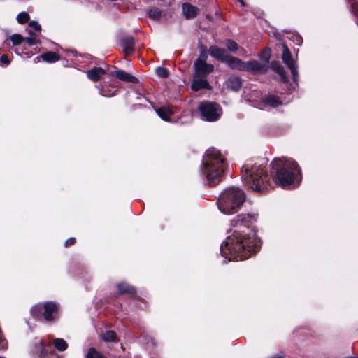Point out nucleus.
Segmentation results:
<instances>
[{"label":"nucleus","mask_w":358,"mask_h":358,"mask_svg":"<svg viewBox=\"0 0 358 358\" xmlns=\"http://www.w3.org/2000/svg\"><path fill=\"white\" fill-rule=\"evenodd\" d=\"M257 213H241L231 220V227H245L247 230L234 231L220 245V252L226 259L243 260L257 252L259 241L255 231L249 227L257 222Z\"/></svg>","instance_id":"f257e3e1"},{"label":"nucleus","mask_w":358,"mask_h":358,"mask_svg":"<svg viewBox=\"0 0 358 358\" xmlns=\"http://www.w3.org/2000/svg\"><path fill=\"white\" fill-rule=\"evenodd\" d=\"M266 164L267 160L263 158L247 162L241 168V178L245 185L257 192L267 190L271 185Z\"/></svg>","instance_id":"f03ea898"},{"label":"nucleus","mask_w":358,"mask_h":358,"mask_svg":"<svg viewBox=\"0 0 358 358\" xmlns=\"http://www.w3.org/2000/svg\"><path fill=\"white\" fill-rule=\"evenodd\" d=\"M273 172H275V183L283 188L292 189L298 186L297 177L300 170L297 163L292 159H275L271 164Z\"/></svg>","instance_id":"7ed1b4c3"},{"label":"nucleus","mask_w":358,"mask_h":358,"mask_svg":"<svg viewBox=\"0 0 358 358\" xmlns=\"http://www.w3.org/2000/svg\"><path fill=\"white\" fill-rule=\"evenodd\" d=\"M203 173L210 186H215L222 180L225 166V158L215 148L206 150L203 159Z\"/></svg>","instance_id":"20e7f679"},{"label":"nucleus","mask_w":358,"mask_h":358,"mask_svg":"<svg viewBox=\"0 0 358 358\" xmlns=\"http://www.w3.org/2000/svg\"><path fill=\"white\" fill-rule=\"evenodd\" d=\"M245 199V193L239 188L230 187L224 190L217 199L218 208L223 214L236 213Z\"/></svg>","instance_id":"39448f33"},{"label":"nucleus","mask_w":358,"mask_h":358,"mask_svg":"<svg viewBox=\"0 0 358 358\" xmlns=\"http://www.w3.org/2000/svg\"><path fill=\"white\" fill-rule=\"evenodd\" d=\"M198 111L203 120L215 122L222 115V110L220 106L210 101H202L198 106Z\"/></svg>","instance_id":"423d86ee"},{"label":"nucleus","mask_w":358,"mask_h":358,"mask_svg":"<svg viewBox=\"0 0 358 358\" xmlns=\"http://www.w3.org/2000/svg\"><path fill=\"white\" fill-rule=\"evenodd\" d=\"M42 311L44 319L48 322H52L57 317L58 306L54 302L48 301L43 305H36L31 308V314L34 317H38Z\"/></svg>","instance_id":"0eeeda50"},{"label":"nucleus","mask_w":358,"mask_h":358,"mask_svg":"<svg viewBox=\"0 0 358 358\" xmlns=\"http://www.w3.org/2000/svg\"><path fill=\"white\" fill-rule=\"evenodd\" d=\"M207 54L201 52L194 62V76L206 78L214 71V66L206 62Z\"/></svg>","instance_id":"6e6552de"},{"label":"nucleus","mask_w":358,"mask_h":358,"mask_svg":"<svg viewBox=\"0 0 358 358\" xmlns=\"http://www.w3.org/2000/svg\"><path fill=\"white\" fill-rule=\"evenodd\" d=\"M282 59L285 64L289 68L292 76L294 81L297 83L299 80L298 65L295 60L292 59V54L285 43H282Z\"/></svg>","instance_id":"1a4fd4ad"},{"label":"nucleus","mask_w":358,"mask_h":358,"mask_svg":"<svg viewBox=\"0 0 358 358\" xmlns=\"http://www.w3.org/2000/svg\"><path fill=\"white\" fill-rule=\"evenodd\" d=\"M268 70V65L258 61L252 60L244 62V70L255 73H265Z\"/></svg>","instance_id":"9d476101"},{"label":"nucleus","mask_w":358,"mask_h":358,"mask_svg":"<svg viewBox=\"0 0 358 358\" xmlns=\"http://www.w3.org/2000/svg\"><path fill=\"white\" fill-rule=\"evenodd\" d=\"M191 87L192 90L195 92H198L202 89H211V86L207 80L206 78L197 76H194Z\"/></svg>","instance_id":"9b49d317"},{"label":"nucleus","mask_w":358,"mask_h":358,"mask_svg":"<svg viewBox=\"0 0 358 358\" xmlns=\"http://www.w3.org/2000/svg\"><path fill=\"white\" fill-rule=\"evenodd\" d=\"M41 345V350L38 352V356L41 358H54L55 352L52 349L51 345L49 343L45 345L43 341L40 339L37 341Z\"/></svg>","instance_id":"f8f14e48"},{"label":"nucleus","mask_w":358,"mask_h":358,"mask_svg":"<svg viewBox=\"0 0 358 358\" xmlns=\"http://www.w3.org/2000/svg\"><path fill=\"white\" fill-rule=\"evenodd\" d=\"M209 54L215 59L224 62L228 56V54L224 49L220 48L217 45H212L210 47Z\"/></svg>","instance_id":"ddd939ff"},{"label":"nucleus","mask_w":358,"mask_h":358,"mask_svg":"<svg viewBox=\"0 0 358 358\" xmlns=\"http://www.w3.org/2000/svg\"><path fill=\"white\" fill-rule=\"evenodd\" d=\"M135 40L132 36H126L121 41V45L126 55H131L134 50Z\"/></svg>","instance_id":"4468645a"},{"label":"nucleus","mask_w":358,"mask_h":358,"mask_svg":"<svg viewBox=\"0 0 358 358\" xmlns=\"http://www.w3.org/2000/svg\"><path fill=\"white\" fill-rule=\"evenodd\" d=\"M224 62L232 69L239 71L244 70V62L237 57H234L228 55Z\"/></svg>","instance_id":"2eb2a0df"},{"label":"nucleus","mask_w":358,"mask_h":358,"mask_svg":"<svg viewBox=\"0 0 358 358\" xmlns=\"http://www.w3.org/2000/svg\"><path fill=\"white\" fill-rule=\"evenodd\" d=\"M182 14L186 19H193L198 13V8L189 3L182 5Z\"/></svg>","instance_id":"dca6fc26"},{"label":"nucleus","mask_w":358,"mask_h":358,"mask_svg":"<svg viewBox=\"0 0 358 358\" xmlns=\"http://www.w3.org/2000/svg\"><path fill=\"white\" fill-rule=\"evenodd\" d=\"M225 85L232 91L238 92L241 88L242 80L239 77L231 76L226 80Z\"/></svg>","instance_id":"f3484780"},{"label":"nucleus","mask_w":358,"mask_h":358,"mask_svg":"<svg viewBox=\"0 0 358 358\" xmlns=\"http://www.w3.org/2000/svg\"><path fill=\"white\" fill-rule=\"evenodd\" d=\"M110 75L123 81L136 83L137 80L135 76L121 70L112 71Z\"/></svg>","instance_id":"a211bd4d"},{"label":"nucleus","mask_w":358,"mask_h":358,"mask_svg":"<svg viewBox=\"0 0 358 358\" xmlns=\"http://www.w3.org/2000/svg\"><path fill=\"white\" fill-rule=\"evenodd\" d=\"M106 73V71L101 67H94L87 71V76L89 79L93 82L98 81L103 75Z\"/></svg>","instance_id":"6ab92c4d"},{"label":"nucleus","mask_w":358,"mask_h":358,"mask_svg":"<svg viewBox=\"0 0 358 358\" xmlns=\"http://www.w3.org/2000/svg\"><path fill=\"white\" fill-rule=\"evenodd\" d=\"M41 58L45 62L52 63L58 61L59 59V56L56 52L50 51L36 57L34 60L36 62H38L40 61Z\"/></svg>","instance_id":"aec40b11"},{"label":"nucleus","mask_w":358,"mask_h":358,"mask_svg":"<svg viewBox=\"0 0 358 358\" xmlns=\"http://www.w3.org/2000/svg\"><path fill=\"white\" fill-rule=\"evenodd\" d=\"M262 101L264 104L271 106L273 108H275L282 105V101H280V99L277 96L273 94H268L267 96H265L262 99Z\"/></svg>","instance_id":"412c9836"},{"label":"nucleus","mask_w":358,"mask_h":358,"mask_svg":"<svg viewBox=\"0 0 358 358\" xmlns=\"http://www.w3.org/2000/svg\"><path fill=\"white\" fill-rule=\"evenodd\" d=\"M272 69L276 72L280 77V79L283 82H286L287 80V73L285 71L283 66L277 62H273L271 64Z\"/></svg>","instance_id":"4be33fe9"},{"label":"nucleus","mask_w":358,"mask_h":358,"mask_svg":"<svg viewBox=\"0 0 358 358\" xmlns=\"http://www.w3.org/2000/svg\"><path fill=\"white\" fill-rule=\"evenodd\" d=\"M272 69L276 72L280 77V79L283 82H286L287 80V73L285 71L283 66L277 62H273L271 64Z\"/></svg>","instance_id":"5701e85b"},{"label":"nucleus","mask_w":358,"mask_h":358,"mask_svg":"<svg viewBox=\"0 0 358 358\" xmlns=\"http://www.w3.org/2000/svg\"><path fill=\"white\" fill-rule=\"evenodd\" d=\"M158 116L164 121H169L170 117L173 114V111L167 107H161L155 109Z\"/></svg>","instance_id":"b1692460"},{"label":"nucleus","mask_w":358,"mask_h":358,"mask_svg":"<svg viewBox=\"0 0 358 358\" xmlns=\"http://www.w3.org/2000/svg\"><path fill=\"white\" fill-rule=\"evenodd\" d=\"M117 288L120 294H125V293H135L134 287L130 286L129 285L125 282H121L117 285Z\"/></svg>","instance_id":"393cba45"},{"label":"nucleus","mask_w":358,"mask_h":358,"mask_svg":"<svg viewBox=\"0 0 358 358\" xmlns=\"http://www.w3.org/2000/svg\"><path fill=\"white\" fill-rule=\"evenodd\" d=\"M147 15L153 20H159L162 17V11L157 8H152L147 11Z\"/></svg>","instance_id":"a878e982"},{"label":"nucleus","mask_w":358,"mask_h":358,"mask_svg":"<svg viewBox=\"0 0 358 358\" xmlns=\"http://www.w3.org/2000/svg\"><path fill=\"white\" fill-rule=\"evenodd\" d=\"M53 344L55 348L59 351H64L68 347L67 343L63 338H55Z\"/></svg>","instance_id":"bb28decb"},{"label":"nucleus","mask_w":358,"mask_h":358,"mask_svg":"<svg viewBox=\"0 0 358 358\" xmlns=\"http://www.w3.org/2000/svg\"><path fill=\"white\" fill-rule=\"evenodd\" d=\"M116 334L113 331H107L102 334L101 338L106 342H112L115 340Z\"/></svg>","instance_id":"cd10ccee"},{"label":"nucleus","mask_w":358,"mask_h":358,"mask_svg":"<svg viewBox=\"0 0 358 358\" xmlns=\"http://www.w3.org/2000/svg\"><path fill=\"white\" fill-rule=\"evenodd\" d=\"M30 19V16L27 12H21L17 16V21L19 24L27 23Z\"/></svg>","instance_id":"c85d7f7f"},{"label":"nucleus","mask_w":358,"mask_h":358,"mask_svg":"<svg viewBox=\"0 0 358 358\" xmlns=\"http://www.w3.org/2000/svg\"><path fill=\"white\" fill-rule=\"evenodd\" d=\"M86 358H104V357L95 348H92L89 350Z\"/></svg>","instance_id":"c756f323"},{"label":"nucleus","mask_w":358,"mask_h":358,"mask_svg":"<svg viewBox=\"0 0 358 358\" xmlns=\"http://www.w3.org/2000/svg\"><path fill=\"white\" fill-rule=\"evenodd\" d=\"M29 27L31 29L30 30H29V34L30 35L34 34L33 29L36 31H41V25L36 21L30 22L29 24Z\"/></svg>","instance_id":"7c9ffc66"},{"label":"nucleus","mask_w":358,"mask_h":358,"mask_svg":"<svg viewBox=\"0 0 358 358\" xmlns=\"http://www.w3.org/2000/svg\"><path fill=\"white\" fill-rule=\"evenodd\" d=\"M156 73L159 77L165 78L169 76V73L167 69L159 66L156 69Z\"/></svg>","instance_id":"2f4dec72"},{"label":"nucleus","mask_w":358,"mask_h":358,"mask_svg":"<svg viewBox=\"0 0 358 358\" xmlns=\"http://www.w3.org/2000/svg\"><path fill=\"white\" fill-rule=\"evenodd\" d=\"M226 45H227L228 50L231 52H236L238 48V44L236 43V42H235L233 40H230V39L227 41Z\"/></svg>","instance_id":"473e14b6"},{"label":"nucleus","mask_w":358,"mask_h":358,"mask_svg":"<svg viewBox=\"0 0 358 358\" xmlns=\"http://www.w3.org/2000/svg\"><path fill=\"white\" fill-rule=\"evenodd\" d=\"M10 41L14 45H17L20 44L24 41V38L20 34H13L10 37Z\"/></svg>","instance_id":"72a5a7b5"},{"label":"nucleus","mask_w":358,"mask_h":358,"mask_svg":"<svg viewBox=\"0 0 358 358\" xmlns=\"http://www.w3.org/2000/svg\"><path fill=\"white\" fill-rule=\"evenodd\" d=\"M350 7L351 13L354 15H357L358 13V3L355 0H353L352 2L351 3Z\"/></svg>","instance_id":"f704fd0d"},{"label":"nucleus","mask_w":358,"mask_h":358,"mask_svg":"<svg viewBox=\"0 0 358 358\" xmlns=\"http://www.w3.org/2000/svg\"><path fill=\"white\" fill-rule=\"evenodd\" d=\"M23 41H25V43L30 46L35 45L38 43V41L35 38L32 37H26L24 38Z\"/></svg>","instance_id":"c9c22d12"},{"label":"nucleus","mask_w":358,"mask_h":358,"mask_svg":"<svg viewBox=\"0 0 358 358\" xmlns=\"http://www.w3.org/2000/svg\"><path fill=\"white\" fill-rule=\"evenodd\" d=\"M0 62L5 66L10 64V59L7 55H3L0 57Z\"/></svg>","instance_id":"e433bc0d"},{"label":"nucleus","mask_w":358,"mask_h":358,"mask_svg":"<svg viewBox=\"0 0 358 358\" xmlns=\"http://www.w3.org/2000/svg\"><path fill=\"white\" fill-rule=\"evenodd\" d=\"M261 58L265 62L264 64L268 65V62L269 59H270V53H269V52H267V51L264 52L262 54V55H261Z\"/></svg>","instance_id":"4c0bfd02"},{"label":"nucleus","mask_w":358,"mask_h":358,"mask_svg":"<svg viewBox=\"0 0 358 358\" xmlns=\"http://www.w3.org/2000/svg\"><path fill=\"white\" fill-rule=\"evenodd\" d=\"M75 243H76V239H75V238L71 237V238H68V239L65 241V244H64V245H65V246H66V247H69V246H70V245H73Z\"/></svg>","instance_id":"58836bf2"},{"label":"nucleus","mask_w":358,"mask_h":358,"mask_svg":"<svg viewBox=\"0 0 358 358\" xmlns=\"http://www.w3.org/2000/svg\"><path fill=\"white\" fill-rule=\"evenodd\" d=\"M99 93L101 96H110L113 93H108L106 92V90H104L103 87H102L101 89H99Z\"/></svg>","instance_id":"ea45409f"},{"label":"nucleus","mask_w":358,"mask_h":358,"mask_svg":"<svg viewBox=\"0 0 358 358\" xmlns=\"http://www.w3.org/2000/svg\"><path fill=\"white\" fill-rule=\"evenodd\" d=\"M295 37V40H294V42L298 45H300L302 44V42H303V39L301 38V36H299V35H296L294 36Z\"/></svg>","instance_id":"a19ab883"},{"label":"nucleus","mask_w":358,"mask_h":358,"mask_svg":"<svg viewBox=\"0 0 358 358\" xmlns=\"http://www.w3.org/2000/svg\"><path fill=\"white\" fill-rule=\"evenodd\" d=\"M238 1L241 2V5H242L243 6H245V3H244V2H243V0H238Z\"/></svg>","instance_id":"79ce46f5"},{"label":"nucleus","mask_w":358,"mask_h":358,"mask_svg":"<svg viewBox=\"0 0 358 358\" xmlns=\"http://www.w3.org/2000/svg\"><path fill=\"white\" fill-rule=\"evenodd\" d=\"M357 25H358V22H357Z\"/></svg>","instance_id":"37998d69"}]
</instances>
